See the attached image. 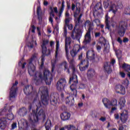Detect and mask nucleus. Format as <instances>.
Wrapping results in <instances>:
<instances>
[{
    "mask_svg": "<svg viewBox=\"0 0 130 130\" xmlns=\"http://www.w3.org/2000/svg\"><path fill=\"white\" fill-rule=\"evenodd\" d=\"M19 84L17 81H15V83L13 84L12 87L10 89L9 93V100L11 101H14L16 99V96H17V90L18 88L17 87V85Z\"/></svg>",
    "mask_w": 130,
    "mask_h": 130,
    "instance_id": "obj_8",
    "label": "nucleus"
},
{
    "mask_svg": "<svg viewBox=\"0 0 130 130\" xmlns=\"http://www.w3.org/2000/svg\"><path fill=\"white\" fill-rule=\"evenodd\" d=\"M50 10L51 12H50V17L49 19V22H51V24L53 22V18H54V13L58 14V11H57V7H50Z\"/></svg>",
    "mask_w": 130,
    "mask_h": 130,
    "instance_id": "obj_14",
    "label": "nucleus"
},
{
    "mask_svg": "<svg viewBox=\"0 0 130 130\" xmlns=\"http://www.w3.org/2000/svg\"><path fill=\"white\" fill-rule=\"evenodd\" d=\"M124 14H125L126 15H130L129 13V10L128 9H126L124 11Z\"/></svg>",
    "mask_w": 130,
    "mask_h": 130,
    "instance_id": "obj_50",
    "label": "nucleus"
},
{
    "mask_svg": "<svg viewBox=\"0 0 130 130\" xmlns=\"http://www.w3.org/2000/svg\"><path fill=\"white\" fill-rule=\"evenodd\" d=\"M50 101L51 105H53L54 106H55L57 104L59 101L58 94H55L51 95L50 96Z\"/></svg>",
    "mask_w": 130,
    "mask_h": 130,
    "instance_id": "obj_18",
    "label": "nucleus"
},
{
    "mask_svg": "<svg viewBox=\"0 0 130 130\" xmlns=\"http://www.w3.org/2000/svg\"><path fill=\"white\" fill-rule=\"evenodd\" d=\"M48 44V40L45 39L43 40V43L41 45L43 55L41 57V62L38 61V63L40 64V66H41V68H42V67H43V64H44V57L45 56H48V55L50 54V50H47L46 48V45H47Z\"/></svg>",
    "mask_w": 130,
    "mask_h": 130,
    "instance_id": "obj_3",
    "label": "nucleus"
},
{
    "mask_svg": "<svg viewBox=\"0 0 130 130\" xmlns=\"http://www.w3.org/2000/svg\"><path fill=\"white\" fill-rule=\"evenodd\" d=\"M118 5V7L119 8V9H121L122 8V3H121V2H119V3L117 4Z\"/></svg>",
    "mask_w": 130,
    "mask_h": 130,
    "instance_id": "obj_47",
    "label": "nucleus"
},
{
    "mask_svg": "<svg viewBox=\"0 0 130 130\" xmlns=\"http://www.w3.org/2000/svg\"><path fill=\"white\" fill-rule=\"evenodd\" d=\"M122 68L124 70V71H125V72H127V76L130 79V65L124 63L122 66Z\"/></svg>",
    "mask_w": 130,
    "mask_h": 130,
    "instance_id": "obj_28",
    "label": "nucleus"
},
{
    "mask_svg": "<svg viewBox=\"0 0 130 130\" xmlns=\"http://www.w3.org/2000/svg\"><path fill=\"white\" fill-rule=\"evenodd\" d=\"M33 117V115L32 114H30L29 117V119L30 121L32 122V118Z\"/></svg>",
    "mask_w": 130,
    "mask_h": 130,
    "instance_id": "obj_58",
    "label": "nucleus"
},
{
    "mask_svg": "<svg viewBox=\"0 0 130 130\" xmlns=\"http://www.w3.org/2000/svg\"><path fill=\"white\" fill-rule=\"evenodd\" d=\"M7 118H8V119H9V120H13V119H14V115L12 113L8 114L7 115Z\"/></svg>",
    "mask_w": 130,
    "mask_h": 130,
    "instance_id": "obj_39",
    "label": "nucleus"
},
{
    "mask_svg": "<svg viewBox=\"0 0 130 130\" xmlns=\"http://www.w3.org/2000/svg\"><path fill=\"white\" fill-rule=\"evenodd\" d=\"M127 41H128V38H124L123 40V42L124 43L127 42Z\"/></svg>",
    "mask_w": 130,
    "mask_h": 130,
    "instance_id": "obj_62",
    "label": "nucleus"
},
{
    "mask_svg": "<svg viewBox=\"0 0 130 130\" xmlns=\"http://www.w3.org/2000/svg\"><path fill=\"white\" fill-rule=\"evenodd\" d=\"M105 18H106V28L107 29H108V30H109L110 29L109 21V17H108V14H107L106 15Z\"/></svg>",
    "mask_w": 130,
    "mask_h": 130,
    "instance_id": "obj_33",
    "label": "nucleus"
},
{
    "mask_svg": "<svg viewBox=\"0 0 130 130\" xmlns=\"http://www.w3.org/2000/svg\"><path fill=\"white\" fill-rule=\"evenodd\" d=\"M119 92H120L118 93L122 94V95H124L125 94V88L122 86V87L120 88Z\"/></svg>",
    "mask_w": 130,
    "mask_h": 130,
    "instance_id": "obj_40",
    "label": "nucleus"
},
{
    "mask_svg": "<svg viewBox=\"0 0 130 130\" xmlns=\"http://www.w3.org/2000/svg\"><path fill=\"white\" fill-rule=\"evenodd\" d=\"M98 6H101V3H98L95 6V8H97V9H102L101 7H98Z\"/></svg>",
    "mask_w": 130,
    "mask_h": 130,
    "instance_id": "obj_51",
    "label": "nucleus"
},
{
    "mask_svg": "<svg viewBox=\"0 0 130 130\" xmlns=\"http://www.w3.org/2000/svg\"><path fill=\"white\" fill-rule=\"evenodd\" d=\"M56 62V60H52L51 64H52V73L54 72V68H55V63Z\"/></svg>",
    "mask_w": 130,
    "mask_h": 130,
    "instance_id": "obj_38",
    "label": "nucleus"
},
{
    "mask_svg": "<svg viewBox=\"0 0 130 130\" xmlns=\"http://www.w3.org/2000/svg\"><path fill=\"white\" fill-rule=\"evenodd\" d=\"M28 47L29 48H33V44L32 43H29L28 44Z\"/></svg>",
    "mask_w": 130,
    "mask_h": 130,
    "instance_id": "obj_57",
    "label": "nucleus"
},
{
    "mask_svg": "<svg viewBox=\"0 0 130 130\" xmlns=\"http://www.w3.org/2000/svg\"><path fill=\"white\" fill-rule=\"evenodd\" d=\"M100 120H101V121H105V120H106V118L104 117H102L100 119Z\"/></svg>",
    "mask_w": 130,
    "mask_h": 130,
    "instance_id": "obj_55",
    "label": "nucleus"
},
{
    "mask_svg": "<svg viewBox=\"0 0 130 130\" xmlns=\"http://www.w3.org/2000/svg\"><path fill=\"white\" fill-rule=\"evenodd\" d=\"M60 130H68V125H66L64 127L60 128Z\"/></svg>",
    "mask_w": 130,
    "mask_h": 130,
    "instance_id": "obj_53",
    "label": "nucleus"
},
{
    "mask_svg": "<svg viewBox=\"0 0 130 130\" xmlns=\"http://www.w3.org/2000/svg\"><path fill=\"white\" fill-rule=\"evenodd\" d=\"M62 120H69L71 118V114L69 112H63L60 115Z\"/></svg>",
    "mask_w": 130,
    "mask_h": 130,
    "instance_id": "obj_23",
    "label": "nucleus"
},
{
    "mask_svg": "<svg viewBox=\"0 0 130 130\" xmlns=\"http://www.w3.org/2000/svg\"><path fill=\"white\" fill-rule=\"evenodd\" d=\"M67 28L66 27H64V36H65V37H67Z\"/></svg>",
    "mask_w": 130,
    "mask_h": 130,
    "instance_id": "obj_56",
    "label": "nucleus"
},
{
    "mask_svg": "<svg viewBox=\"0 0 130 130\" xmlns=\"http://www.w3.org/2000/svg\"><path fill=\"white\" fill-rule=\"evenodd\" d=\"M103 102L106 108L110 109L112 106H116L117 105V100H113L110 101L109 100L105 98L103 100Z\"/></svg>",
    "mask_w": 130,
    "mask_h": 130,
    "instance_id": "obj_11",
    "label": "nucleus"
},
{
    "mask_svg": "<svg viewBox=\"0 0 130 130\" xmlns=\"http://www.w3.org/2000/svg\"><path fill=\"white\" fill-rule=\"evenodd\" d=\"M19 113H21V112L22 113L20 114H21V115H24V114H26V113H27V109L25 108H23L19 110Z\"/></svg>",
    "mask_w": 130,
    "mask_h": 130,
    "instance_id": "obj_37",
    "label": "nucleus"
},
{
    "mask_svg": "<svg viewBox=\"0 0 130 130\" xmlns=\"http://www.w3.org/2000/svg\"><path fill=\"white\" fill-rule=\"evenodd\" d=\"M126 27L127 24L125 22L122 21L119 23V26L117 27V31L120 37L124 36Z\"/></svg>",
    "mask_w": 130,
    "mask_h": 130,
    "instance_id": "obj_10",
    "label": "nucleus"
},
{
    "mask_svg": "<svg viewBox=\"0 0 130 130\" xmlns=\"http://www.w3.org/2000/svg\"><path fill=\"white\" fill-rule=\"evenodd\" d=\"M87 87V85L86 84H81L79 85V89H85Z\"/></svg>",
    "mask_w": 130,
    "mask_h": 130,
    "instance_id": "obj_43",
    "label": "nucleus"
},
{
    "mask_svg": "<svg viewBox=\"0 0 130 130\" xmlns=\"http://www.w3.org/2000/svg\"><path fill=\"white\" fill-rule=\"evenodd\" d=\"M34 78L37 82H39L40 81H44L46 85H50L51 81H52V75L50 74L48 69H45L43 76H42L41 73L37 72Z\"/></svg>",
    "mask_w": 130,
    "mask_h": 130,
    "instance_id": "obj_2",
    "label": "nucleus"
},
{
    "mask_svg": "<svg viewBox=\"0 0 130 130\" xmlns=\"http://www.w3.org/2000/svg\"><path fill=\"white\" fill-rule=\"evenodd\" d=\"M114 117L115 119H119V118H120V116H119L118 113L115 114Z\"/></svg>",
    "mask_w": 130,
    "mask_h": 130,
    "instance_id": "obj_46",
    "label": "nucleus"
},
{
    "mask_svg": "<svg viewBox=\"0 0 130 130\" xmlns=\"http://www.w3.org/2000/svg\"><path fill=\"white\" fill-rule=\"evenodd\" d=\"M126 128V126H123L122 125H119V130H125Z\"/></svg>",
    "mask_w": 130,
    "mask_h": 130,
    "instance_id": "obj_42",
    "label": "nucleus"
},
{
    "mask_svg": "<svg viewBox=\"0 0 130 130\" xmlns=\"http://www.w3.org/2000/svg\"><path fill=\"white\" fill-rule=\"evenodd\" d=\"M7 126V119L6 118H2L0 119V128L5 129Z\"/></svg>",
    "mask_w": 130,
    "mask_h": 130,
    "instance_id": "obj_24",
    "label": "nucleus"
},
{
    "mask_svg": "<svg viewBox=\"0 0 130 130\" xmlns=\"http://www.w3.org/2000/svg\"><path fill=\"white\" fill-rule=\"evenodd\" d=\"M66 26H68V29L69 30H72V29H73V24H68V25H66Z\"/></svg>",
    "mask_w": 130,
    "mask_h": 130,
    "instance_id": "obj_48",
    "label": "nucleus"
},
{
    "mask_svg": "<svg viewBox=\"0 0 130 130\" xmlns=\"http://www.w3.org/2000/svg\"><path fill=\"white\" fill-rule=\"evenodd\" d=\"M94 22L96 25H99V24H100V20H99V19H95Z\"/></svg>",
    "mask_w": 130,
    "mask_h": 130,
    "instance_id": "obj_49",
    "label": "nucleus"
},
{
    "mask_svg": "<svg viewBox=\"0 0 130 130\" xmlns=\"http://www.w3.org/2000/svg\"><path fill=\"white\" fill-rule=\"evenodd\" d=\"M119 75L121 78H125V73L123 72H120Z\"/></svg>",
    "mask_w": 130,
    "mask_h": 130,
    "instance_id": "obj_44",
    "label": "nucleus"
},
{
    "mask_svg": "<svg viewBox=\"0 0 130 130\" xmlns=\"http://www.w3.org/2000/svg\"><path fill=\"white\" fill-rule=\"evenodd\" d=\"M71 19L72 18H71L70 17L66 18V20H65L66 25H69V23H70V21H71Z\"/></svg>",
    "mask_w": 130,
    "mask_h": 130,
    "instance_id": "obj_41",
    "label": "nucleus"
},
{
    "mask_svg": "<svg viewBox=\"0 0 130 130\" xmlns=\"http://www.w3.org/2000/svg\"><path fill=\"white\" fill-rule=\"evenodd\" d=\"M39 91L42 93L41 102L43 105H47L48 104V100H49L47 87H40Z\"/></svg>",
    "mask_w": 130,
    "mask_h": 130,
    "instance_id": "obj_6",
    "label": "nucleus"
},
{
    "mask_svg": "<svg viewBox=\"0 0 130 130\" xmlns=\"http://www.w3.org/2000/svg\"><path fill=\"white\" fill-rule=\"evenodd\" d=\"M95 37H99V36H100V32H96L95 34Z\"/></svg>",
    "mask_w": 130,
    "mask_h": 130,
    "instance_id": "obj_64",
    "label": "nucleus"
},
{
    "mask_svg": "<svg viewBox=\"0 0 130 130\" xmlns=\"http://www.w3.org/2000/svg\"><path fill=\"white\" fill-rule=\"evenodd\" d=\"M28 72L30 77L33 76V57H31L28 60Z\"/></svg>",
    "mask_w": 130,
    "mask_h": 130,
    "instance_id": "obj_15",
    "label": "nucleus"
},
{
    "mask_svg": "<svg viewBox=\"0 0 130 130\" xmlns=\"http://www.w3.org/2000/svg\"><path fill=\"white\" fill-rule=\"evenodd\" d=\"M42 105L41 103H40L39 105H37V112L35 113V112L34 111V122H38V120L40 118L44 117L45 112L43 109L40 108Z\"/></svg>",
    "mask_w": 130,
    "mask_h": 130,
    "instance_id": "obj_5",
    "label": "nucleus"
},
{
    "mask_svg": "<svg viewBox=\"0 0 130 130\" xmlns=\"http://www.w3.org/2000/svg\"><path fill=\"white\" fill-rule=\"evenodd\" d=\"M71 43H72V39L71 38H66L65 41V50L67 58H68L69 52H70V50H71Z\"/></svg>",
    "mask_w": 130,
    "mask_h": 130,
    "instance_id": "obj_13",
    "label": "nucleus"
},
{
    "mask_svg": "<svg viewBox=\"0 0 130 130\" xmlns=\"http://www.w3.org/2000/svg\"><path fill=\"white\" fill-rule=\"evenodd\" d=\"M72 10L74 12V16L75 18V22L76 25H79L80 23V21L81 20V18H82V16L83 14L80 13L81 12L80 8V3H77L76 4V7L75 4H72Z\"/></svg>",
    "mask_w": 130,
    "mask_h": 130,
    "instance_id": "obj_4",
    "label": "nucleus"
},
{
    "mask_svg": "<svg viewBox=\"0 0 130 130\" xmlns=\"http://www.w3.org/2000/svg\"><path fill=\"white\" fill-rule=\"evenodd\" d=\"M67 84V81L64 79H60L57 83L56 87L57 90L60 91L61 89H63L64 88V86H66Z\"/></svg>",
    "mask_w": 130,
    "mask_h": 130,
    "instance_id": "obj_16",
    "label": "nucleus"
},
{
    "mask_svg": "<svg viewBox=\"0 0 130 130\" xmlns=\"http://www.w3.org/2000/svg\"><path fill=\"white\" fill-rule=\"evenodd\" d=\"M122 87V85L120 84H118L116 86L115 88V90L116 92V93H120V89H121V87Z\"/></svg>",
    "mask_w": 130,
    "mask_h": 130,
    "instance_id": "obj_36",
    "label": "nucleus"
},
{
    "mask_svg": "<svg viewBox=\"0 0 130 130\" xmlns=\"http://www.w3.org/2000/svg\"><path fill=\"white\" fill-rule=\"evenodd\" d=\"M88 61L86 60H84L81 62L79 64V69L81 72H84L86 69L88 68L89 64L88 63Z\"/></svg>",
    "mask_w": 130,
    "mask_h": 130,
    "instance_id": "obj_19",
    "label": "nucleus"
},
{
    "mask_svg": "<svg viewBox=\"0 0 130 130\" xmlns=\"http://www.w3.org/2000/svg\"><path fill=\"white\" fill-rule=\"evenodd\" d=\"M73 76L70 78L69 83H73L72 85L70 86L71 90V94L66 98V104H68L70 106H73L75 104V97L76 98L78 95V92L77 91V88H78V76L77 74H79L78 70L75 68V66L72 67Z\"/></svg>",
    "mask_w": 130,
    "mask_h": 130,
    "instance_id": "obj_1",
    "label": "nucleus"
},
{
    "mask_svg": "<svg viewBox=\"0 0 130 130\" xmlns=\"http://www.w3.org/2000/svg\"><path fill=\"white\" fill-rule=\"evenodd\" d=\"M121 84L125 87H127L129 85V81L127 79L123 80L121 81Z\"/></svg>",
    "mask_w": 130,
    "mask_h": 130,
    "instance_id": "obj_34",
    "label": "nucleus"
},
{
    "mask_svg": "<svg viewBox=\"0 0 130 130\" xmlns=\"http://www.w3.org/2000/svg\"><path fill=\"white\" fill-rule=\"evenodd\" d=\"M95 76V71L93 69H90L87 72V79L91 81L92 79Z\"/></svg>",
    "mask_w": 130,
    "mask_h": 130,
    "instance_id": "obj_25",
    "label": "nucleus"
},
{
    "mask_svg": "<svg viewBox=\"0 0 130 130\" xmlns=\"http://www.w3.org/2000/svg\"><path fill=\"white\" fill-rule=\"evenodd\" d=\"M117 108L116 107H113V108H112L111 112L112 113V112H113V111H115V110H117Z\"/></svg>",
    "mask_w": 130,
    "mask_h": 130,
    "instance_id": "obj_54",
    "label": "nucleus"
},
{
    "mask_svg": "<svg viewBox=\"0 0 130 130\" xmlns=\"http://www.w3.org/2000/svg\"><path fill=\"white\" fill-rule=\"evenodd\" d=\"M96 49H97V50H98V51H100V50H101V46L99 45L97 46Z\"/></svg>",
    "mask_w": 130,
    "mask_h": 130,
    "instance_id": "obj_59",
    "label": "nucleus"
},
{
    "mask_svg": "<svg viewBox=\"0 0 130 130\" xmlns=\"http://www.w3.org/2000/svg\"><path fill=\"white\" fill-rule=\"evenodd\" d=\"M86 57L87 59H89V60H93V59H95V52H94V51H88L86 53Z\"/></svg>",
    "mask_w": 130,
    "mask_h": 130,
    "instance_id": "obj_21",
    "label": "nucleus"
},
{
    "mask_svg": "<svg viewBox=\"0 0 130 130\" xmlns=\"http://www.w3.org/2000/svg\"><path fill=\"white\" fill-rule=\"evenodd\" d=\"M82 49V48L79 45H75L73 49L71 51V54L73 57L76 56L78 51H80Z\"/></svg>",
    "mask_w": 130,
    "mask_h": 130,
    "instance_id": "obj_20",
    "label": "nucleus"
},
{
    "mask_svg": "<svg viewBox=\"0 0 130 130\" xmlns=\"http://www.w3.org/2000/svg\"><path fill=\"white\" fill-rule=\"evenodd\" d=\"M37 15L38 16L39 19H41V17L43 15H44V13L42 12L41 10V7L40 6L38 7L37 10Z\"/></svg>",
    "mask_w": 130,
    "mask_h": 130,
    "instance_id": "obj_29",
    "label": "nucleus"
},
{
    "mask_svg": "<svg viewBox=\"0 0 130 130\" xmlns=\"http://www.w3.org/2000/svg\"><path fill=\"white\" fill-rule=\"evenodd\" d=\"M85 26L87 27H89L88 31L87 32L85 36L84 40L83 43L84 44H88V43H90L91 42V34L90 32V29H91V27H92V23H91V21L89 20H87L85 22Z\"/></svg>",
    "mask_w": 130,
    "mask_h": 130,
    "instance_id": "obj_9",
    "label": "nucleus"
},
{
    "mask_svg": "<svg viewBox=\"0 0 130 130\" xmlns=\"http://www.w3.org/2000/svg\"><path fill=\"white\" fill-rule=\"evenodd\" d=\"M17 127V123H13L12 124V128L11 129H15Z\"/></svg>",
    "mask_w": 130,
    "mask_h": 130,
    "instance_id": "obj_45",
    "label": "nucleus"
},
{
    "mask_svg": "<svg viewBox=\"0 0 130 130\" xmlns=\"http://www.w3.org/2000/svg\"><path fill=\"white\" fill-rule=\"evenodd\" d=\"M69 16L70 14L69 13V12H67L66 13V18H70Z\"/></svg>",
    "mask_w": 130,
    "mask_h": 130,
    "instance_id": "obj_60",
    "label": "nucleus"
},
{
    "mask_svg": "<svg viewBox=\"0 0 130 130\" xmlns=\"http://www.w3.org/2000/svg\"><path fill=\"white\" fill-rule=\"evenodd\" d=\"M77 25L75 26L74 29L73 31L72 34H71V37L73 39H80L82 36V30L80 28L76 29Z\"/></svg>",
    "mask_w": 130,
    "mask_h": 130,
    "instance_id": "obj_12",
    "label": "nucleus"
},
{
    "mask_svg": "<svg viewBox=\"0 0 130 130\" xmlns=\"http://www.w3.org/2000/svg\"><path fill=\"white\" fill-rule=\"evenodd\" d=\"M34 60L35 61H37V55L34 56Z\"/></svg>",
    "mask_w": 130,
    "mask_h": 130,
    "instance_id": "obj_63",
    "label": "nucleus"
},
{
    "mask_svg": "<svg viewBox=\"0 0 130 130\" xmlns=\"http://www.w3.org/2000/svg\"><path fill=\"white\" fill-rule=\"evenodd\" d=\"M51 121L50 120H47L45 123V128L46 130H49L50 127H51Z\"/></svg>",
    "mask_w": 130,
    "mask_h": 130,
    "instance_id": "obj_32",
    "label": "nucleus"
},
{
    "mask_svg": "<svg viewBox=\"0 0 130 130\" xmlns=\"http://www.w3.org/2000/svg\"><path fill=\"white\" fill-rule=\"evenodd\" d=\"M114 63H115V60L113 59H112L110 64H114Z\"/></svg>",
    "mask_w": 130,
    "mask_h": 130,
    "instance_id": "obj_61",
    "label": "nucleus"
},
{
    "mask_svg": "<svg viewBox=\"0 0 130 130\" xmlns=\"http://www.w3.org/2000/svg\"><path fill=\"white\" fill-rule=\"evenodd\" d=\"M104 70L107 74H110L111 72H112V70H111V68H110V62H107L105 63L104 66Z\"/></svg>",
    "mask_w": 130,
    "mask_h": 130,
    "instance_id": "obj_26",
    "label": "nucleus"
},
{
    "mask_svg": "<svg viewBox=\"0 0 130 130\" xmlns=\"http://www.w3.org/2000/svg\"><path fill=\"white\" fill-rule=\"evenodd\" d=\"M118 105L120 107V109H122L125 106V99L124 98H121L119 99Z\"/></svg>",
    "mask_w": 130,
    "mask_h": 130,
    "instance_id": "obj_27",
    "label": "nucleus"
},
{
    "mask_svg": "<svg viewBox=\"0 0 130 130\" xmlns=\"http://www.w3.org/2000/svg\"><path fill=\"white\" fill-rule=\"evenodd\" d=\"M117 41L120 43V44H121L122 43V40H121V39L120 38H118Z\"/></svg>",
    "mask_w": 130,
    "mask_h": 130,
    "instance_id": "obj_52",
    "label": "nucleus"
},
{
    "mask_svg": "<svg viewBox=\"0 0 130 130\" xmlns=\"http://www.w3.org/2000/svg\"><path fill=\"white\" fill-rule=\"evenodd\" d=\"M128 117V111L126 110H124L120 114V119L123 123H124L126 120H127Z\"/></svg>",
    "mask_w": 130,
    "mask_h": 130,
    "instance_id": "obj_17",
    "label": "nucleus"
},
{
    "mask_svg": "<svg viewBox=\"0 0 130 130\" xmlns=\"http://www.w3.org/2000/svg\"><path fill=\"white\" fill-rule=\"evenodd\" d=\"M33 92V86L27 85L24 88V92L26 95H30Z\"/></svg>",
    "mask_w": 130,
    "mask_h": 130,
    "instance_id": "obj_22",
    "label": "nucleus"
},
{
    "mask_svg": "<svg viewBox=\"0 0 130 130\" xmlns=\"http://www.w3.org/2000/svg\"><path fill=\"white\" fill-rule=\"evenodd\" d=\"M61 67H64V71H66L67 73H68V74H70V70L68 69V63H67V62L64 61V62H62L60 64V68H61Z\"/></svg>",
    "mask_w": 130,
    "mask_h": 130,
    "instance_id": "obj_31",
    "label": "nucleus"
},
{
    "mask_svg": "<svg viewBox=\"0 0 130 130\" xmlns=\"http://www.w3.org/2000/svg\"><path fill=\"white\" fill-rule=\"evenodd\" d=\"M116 5V3L109 1H104V7L105 9H107L108 7H109V11H112L113 14H116V12H117V9H118Z\"/></svg>",
    "mask_w": 130,
    "mask_h": 130,
    "instance_id": "obj_7",
    "label": "nucleus"
},
{
    "mask_svg": "<svg viewBox=\"0 0 130 130\" xmlns=\"http://www.w3.org/2000/svg\"><path fill=\"white\" fill-rule=\"evenodd\" d=\"M63 10H64V2L62 3V6L59 10V18L60 17V16H61V14H62V12H63Z\"/></svg>",
    "mask_w": 130,
    "mask_h": 130,
    "instance_id": "obj_35",
    "label": "nucleus"
},
{
    "mask_svg": "<svg viewBox=\"0 0 130 130\" xmlns=\"http://www.w3.org/2000/svg\"><path fill=\"white\" fill-rule=\"evenodd\" d=\"M56 52H55V58H57V55H58V53H59V41L56 40Z\"/></svg>",
    "mask_w": 130,
    "mask_h": 130,
    "instance_id": "obj_30",
    "label": "nucleus"
}]
</instances>
